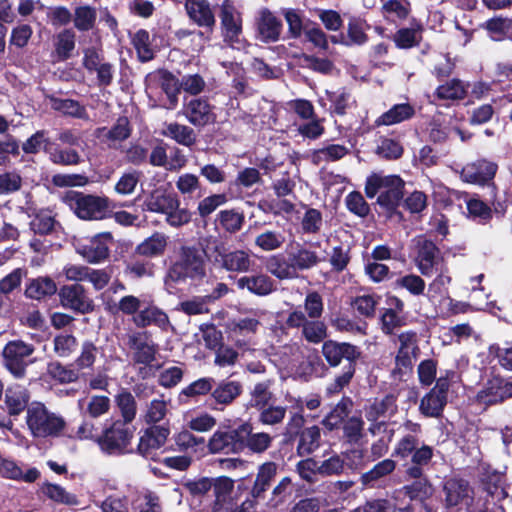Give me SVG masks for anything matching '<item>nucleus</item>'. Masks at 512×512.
Instances as JSON below:
<instances>
[{"label": "nucleus", "mask_w": 512, "mask_h": 512, "mask_svg": "<svg viewBox=\"0 0 512 512\" xmlns=\"http://www.w3.org/2000/svg\"><path fill=\"white\" fill-rule=\"evenodd\" d=\"M404 182L397 175L372 174L366 180L365 193L368 198L379 194L377 203L392 213L403 197Z\"/></svg>", "instance_id": "f257e3e1"}, {"label": "nucleus", "mask_w": 512, "mask_h": 512, "mask_svg": "<svg viewBox=\"0 0 512 512\" xmlns=\"http://www.w3.org/2000/svg\"><path fill=\"white\" fill-rule=\"evenodd\" d=\"M27 428L34 438H48L59 436L66 423L63 417L51 412L41 402H32L25 416Z\"/></svg>", "instance_id": "f03ea898"}, {"label": "nucleus", "mask_w": 512, "mask_h": 512, "mask_svg": "<svg viewBox=\"0 0 512 512\" xmlns=\"http://www.w3.org/2000/svg\"><path fill=\"white\" fill-rule=\"evenodd\" d=\"M62 201L83 220L104 219L109 208L107 197L86 195L77 191H67Z\"/></svg>", "instance_id": "7ed1b4c3"}, {"label": "nucleus", "mask_w": 512, "mask_h": 512, "mask_svg": "<svg viewBox=\"0 0 512 512\" xmlns=\"http://www.w3.org/2000/svg\"><path fill=\"white\" fill-rule=\"evenodd\" d=\"M205 275V261L201 251L195 247L180 248L177 261L169 270L168 277L174 282L200 279Z\"/></svg>", "instance_id": "20e7f679"}, {"label": "nucleus", "mask_w": 512, "mask_h": 512, "mask_svg": "<svg viewBox=\"0 0 512 512\" xmlns=\"http://www.w3.org/2000/svg\"><path fill=\"white\" fill-rule=\"evenodd\" d=\"M399 348L395 357V367L391 374L394 380H402L403 375L411 371L418 355L417 334L412 331L398 335Z\"/></svg>", "instance_id": "39448f33"}, {"label": "nucleus", "mask_w": 512, "mask_h": 512, "mask_svg": "<svg viewBox=\"0 0 512 512\" xmlns=\"http://www.w3.org/2000/svg\"><path fill=\"white\" fill-rule=\"evenodd\" d=\"M414 243V263L424 276H431L441 263L438 247L424 236L416 237Z\"/></svg>", "instance_id": "423d86ee"}, {"label": "nucleus", "mask_w": 512, "mask_h": 512, "mask_svg": "<svg viewBox=\"0 0 512 512\" xmlns=\"http://www.w3.org/2000/svg\"><path fill=\"white\" fill-rule=\"evenodd\" d=\"M34 352V347L22 340L8 342L3 349L4 366L16 378L25 374L26 358Z\"/></svg>", "instance_id": "0eeeda50"}, {"label": "nucleus", "mask_w": 512, "mask_h": 512, "mask_svg": "<svg viewBox=\"0 0 512 512\" xmlns=\"http://www.w3.org/2000/svg\"><path fill=\"white\" fill-rule=\"evenodd\" d=\"M220 19L225 41L234 48L243 47L241 14L230 0L223 1Z\"/></svg>", "instance_id": "6e6552de"}, {"label": "nucleus", "mask_w": 512, "mask_h": 512, "mask_svg": "<svg viewBox=\"0 0 512 512\" xmlns=\"http://www.w3.org/2000/svg\"><path fill=\"white\" fill-rule=\"evenodd\" d=\"M60 303L64 308L81 314L93 311V300L88 297L85 288L80 284L64 285L59 290Z\"/></svg>", "instance_id": "1a4fd4ad"}, {"label": "nucleus", "mask_w": 512, "mask_h": 512, "mask_svg": "<svg viewBox=\"0 0 512 512\" xmlns=\"http://www.w3.org/2000/svg\"><path fill=\"white\" fill-rule=\"evenodd\" d=\"M82 64L89 72H95L97 82L100 86H108L113 81V65L106 62L103 55L95 47L85 48L83 50Z\"/></svg>", "instance_id": "9d476101"}, {"label": "nucleus", "mask_w": 512, "mask_h": 512, "mask_svg": "<svg viewBox=\"0 0 512 512\" xmlns=\"http://www.w3.org/2000/svg\"><path fill=\"white\" fill-rule=\"evenodd\" d=\"M448 389V378H438L435 387L421 399V413L427 417H438L447 403Z\"/></svg>", "instance_id": "9b49d317"}, {"label": "nucleus", "mask_w": 512, "mask_h": 512, "mask_svg": "<svg viewBox=\"0 0 512 512\" xmlns=\"http://www.w3.org/2000/svg\"><path fill=\"white\" fill-rule=\"evenodd\" d=\"M133 431L125 424L115 423L106 431L99 444L109 454H120L128 451Z\"/></svg>", "instance_id": "f8f14e48"}, {"label": "nucleus", "mask_w": 512, "mask_h": 512, "mask_svg": "<svg viewBox=\"0 0 512 512\" xmlns=\"http://www.w3.org/2000/svg\"><path fill=\"white\" fill-rule=\"evenodd\" d=\"M444 501L447 507L466 506L473 500V489L461 478H449L443 484Z\"/></svg>", "instance_id": "ddd939ff"}, {"label": "nucleus", "mask_w": 512, "mask_h": 512, "mask_svg": "<svg viewBox=\"0 0 512 512\" xmlns=\"http://www.w3.org/2000/svg\"><path fill=\"white\" fill-rule=\"evenodd\" d=\"M112 242V234L102 232L91 238L87 244L81 245L77 251L87 262L97 264L108 258Z\"/></svg>", "instance_id": "4468645a"}, {"label": "nucleus", "mask_w": 512, "mask_h": 512, "mask_svg": "<svg viewBox=\"0 0 512 512\" xmlns=\"http://www.w3.org/2000/svg\"><path fill=\"white\" fill-rule=\"evenodd\" d=\"M186 119L195 127H204L216 121L214 107L203 98L190 100L183 109Z\"/></svg>", "instance_id": "2eb2a0df"}, {"label": "nucleus", "mask_w": 512, "mask_h": 512, "mask_svg": "<svg viewBox=\"0 0 512 512\" xmlns=\"http://www.w3.org/2000/svg\"><path fill=\"white\" fill-rule=\"evenodd\" d=\"M512 396V383L500 377H493L488 380L486 386L478 392L477 399L485 405H492L502 402Z\"/></svg>", "instance_id": "dca6fc26"}, {"label": "nucleus", "mask_w": 512, "mask_h": 512, "mask_svg": "<svg viewBox=\"0 0 512 512\" xmlns=\"http://www.w3.org/2000/svg\"><path fill=\"white\" fill-rule=\"evenodd\" d=\"M180 205L176 195L169 193L163 186L153 189L143 202V210L164 214Z\"/></svg>", "instance_id": "f3484780"}, {"label": "nucleus", "mask_w": 512, "mask_h": 512, "mask_svg": "<svg viewBox=\"0 0 512 512\" xmlns=\"http://www.w3.org/2000/svg\"><path fill=\"white\" fill-rule=\"evenodd\" d=\"M322 353L331 366L339 365L343 358L352 363L360 356L356 346L349 343H337L331 340L324 342Z\"/></svg>", "instance_id": "a211bd4d"}, {"label": "nucleus", "mask_w": 512, "mask_h": 512, "mask_svg": "<svg viewBox=\"0 0 512 512\" xmlns=\"http://www.w3.org/2000/svg\"><path fill=\"white\" fill-rule=\"evenodd\" d=\"M217 253L215 260L220 263L223 269L229 272L245 273L250 270L253 263L249 253L244 250L225 252L217 248Z\"/></svg>", "instance_id": "6ab92c4d"}, {"label": "nucleus", "mask_w": 512, "mask_h": 512, "mask_svg": "<svg viewBox=\"0 0 512 512\" xmlns=\"http://www.w3.org/2000/svg\"><path fill=\"white\" fill-rule=\"evenodd\" d=\"M133 322L139 328H145L150 325H154L162 331H168L172 328L167 313L155 305H149L140 310L133 316Z\"/></svg>", "instance_id": "aec40b11"}, {"label": "nucleus", "mask_w": 512, "mask_h": 512, "mask_svg": "<svg viewBox=\"0 0 512 512\" xmlns=\"http://www.w3.org/2000/svg\"><path fill=\"white\" fill-rule=\"evenodd\" d=\"M236 286L257 296H267L276 289L274 280L263 273L240 277L236 281Z\"/></svg>", "instance_id": "412c9836"}, {"label": "nucleus", "mask_w": 512, "mask_h": 512, "mask_svg": "<svg viewBox=\"0 0 512 512\" xmlns=\"http://www.w3.org/2000/svg\"><path fill=\"white\" fill-rule=\"evenodd\" d=\"M497 171V165L486 160L469 163L463 167L461 178L468 183H484L491 180Z\"/></svg>", "instance_id": "4be33fe9"}, {"label": "nucleus", "mask_w": 512, "mask_h": 512, "mask_svg": "<svg viewBox=\"0 0 512 512\" xmlns=\"http://www.w3.org/2000/svg\"><path fill=\"white\" fill-rule=\"evenodd\" d=\"M169 435V429L164 426H153L144 431L138 443L137 450L142 456L148 457L153 450L162 447Z\"/></svg>", "instance_id": "5701e85b"}, {"label": "nucleus", "mask_w": 512, "mask_h": 512, "mask_svg": "<svg viewBox=\"0 0 512 512\" xmlns=\"http://www.w3.org/2000/svg\"><path fill=\"white\" fill-rule=\"evenodd\" d=\"M397 411L396 397L388 394L383 398H375L365 407V417L370 422L387 418Z\"/></svg>", "instance_id": "b1692460"}, {"label": "nucleus", "mask_w": 512, "mask_h": 512, "mask_svg": "<svg viewBox=\"0 0 512 512\" xmlns=\"http://www.w3.org/2000/svg\"><path fill=\"white\" fill-rule=\"evenodd\" d=\"M30 395L27 389L21 385H11L6 389L5 407L9 415L17 416L28 408Z\"/></svg>", "instance_id": "393cba45"}, {"label": "nucleus", "mask_w": 512, "mask_h": 512, "mask_svg": "<svg viewBox=\"0 0 512 512\" xmlns=\"http://www.w3.org/2000/svg\"><path fill=\"white\" fill-rule=\"evenodd\" d=\"M265 268L268 273L279 280H292L298 278L289 256L283 254L270 255L265 261Z\"/></svg>", "instance_id": "a878e982"}, {"label": "nucleus", "mask_w": 512, "mask_h": 512, "mask_svg": "<svg viewBox=\"0 0 512 512\" xmlns=\"http://www.w3.org/2000/svg\"><path fill=\"white\" fill-rule=\"evenodd\" d=\"M257 28L264 41H277L282 30V24L271 11L264 8L258 13Z\"/></svg>", "instance_id": "bb28decb"}, {"label": "nucleus", "mask_w": 512, "mask_h": 512, "mask_svg": "<svg viewBox=\"0 0 512 512\" xmlns=\"http://www.w3.org/2000/svg\"><path fill=\"white\" fill-rule=\"evenodd\" d=\"M0 476L3 478L32 483L36 481L40 472L36 468H29L26 472L13 460L0 456Z\"/></svg>", "instance_id": "cd10ccee"}, {"label": "nucleus", "mask_w": 512, "mask_h": 512, "mask_svg": "<svg viewBox=\"0 0 512 512\" xmlns=\"http://www.w3.org/2000/svg\"><path fill=\"white\" fill-rule=\"evenodd\" d=\"M111 406V400L108 396L92 395L78 400V407L84 416L98 418L106 414Z\"/></svg>", "instance_id": "c85d7f7f"}, {"label": "nucleus", "mask_w": 512, "mask_h": 512, "mask_svg": "<svg viewBox=\"0 0 512 512\" xmlns=\"http://www.w3.org/2000/svg\"><path fill=\"white\" fill-rule=\"evenodd\" d=\"M237 437L238 432L236 430H217L208 441V449L213 454L234 452Z\"/></svg>", "instance_id": "c756f323"}, {"label": "nucleus", "mask_w": 512, "mask_h": 512, "mask_svg": "<svg viewBox=\"0 0 512 512\" xmlns=\"http://www.w3.org/2000/svg\"><path fill=\"white\" fill-rule=\"evenodd\" d=\"M278 465L275 462H265L258 468V472L251 490V496L262 499L271 481L277 474Z\"/></svg>", "instance_id": "7c9ffc66"}, {"label": "nucleus", "mask_w": 512, "mask_h": 512, "mask_svg": "<svg viewBox=\"0 0 512 512\" xmlns=\"http://www.w3.org/2000/svg\"><path fill=\"white\" fill-rule=\"evenodd\" d=\"M131 130L127 118H119L116 124L108 129L101 127L96 130V137L108 143L109 147H116L118 142L127 139Z\"/></svg>", "instance_id": "2f4dec72"}, {"label": "nucleus", "mask_w": 512, "mask_h": 512, "mask_svg": "<svg viewBox=\"0 0 512 512\" xmlns=\"http://www.w3.org/2000/svg\"><path fill=\"white\" fill-rule=\"evenodd\" d=\"M57 291V285L53 279L41 276L30 279L25 289V296L33 300H42L52 296Z\"/></svg>", "instance_id": "473e14b6"}, {"label": "nucleus", "mask_w": 512, "mask_h": 512, "mask_svg": "<svg viewBox=\"0 0 512 512\" xmlns=\"http://www.w3.org/2000/svg\"><path fill=\"white\" fill-rule=\"evenodd\" d=\"M415 114V109L409 103H401L392 106L388 111L380 115L375 124L377 126L395 125L405 120L412 118Z\"/></svg>", "instance_id": "72a5a7b5"}, {"label": "nucleus", "mask_w": 512, "mask_h": 512, "mask_svg": "<svg viewBox=\"0 0 512 512\" xmlns=\"http://www.w3.org/2000/svg\"><path fill=\"white\" fill-rule=\"evenodd\" d=\"M168 245V236L163 233L155 232L150 237L146 238L136 247V253L153 258L162 255Z\"/></svg>", "instance_id": "f704fd0d"}, {"label": "nucleus", "mask_w": 512, "mask_h": 512, "mask_svg": "<svg viewBox=\"0 0 512 512\" xmlns=\"http://www.w3.org/2000/svg\"><path fill=\"white\" fill-rule=\"evenodd\" d=\"M291 264L295 272L299 274V271L309 270L321 261V258L316 251L310 248L299 246L297 250L289 252Z\"/></svg>", "instance_id": "c9c22d12"}, {"label": "nucleus", "mask_w": 512, "mask_h": 512, "mask_svg": "<svg viewBox=\"0 0 512 512\" xmlns=\"http://www.w3.org/2000/svg\"><path fill=\"white\" fill-rule=\"evenodd\" d=\"M186 10L191 19L201 26H213L215 23L214 15L206 0H187Z\"/></svg>", "instance_id": "e433bc0d"}, {"label": "nucleus", "mask_w": 512, "mask_h": 512, "mask_svg": "<svg viewBox=\"0 0 512 512\" xmlns=\"http://www.w3.org/2000/svg\"><path fill=\"white\" fill-rule=\"evenodd\" d=\"M162 135L175 140L177 143L190 147L196 142V134L194 130L177 122L168 123L162 130Z\"/></svg>", "instance_id": "4c0bfd02"}, {"label": "nucleus", "mask_w": 512, "mask_h": 512, "mask_svg": "<svg viewBox=\"0 0 512 512\" xmlns=\"http://www.w3.org/2000/svg\"><path fill=\"white\" fill-rule=\"evenodd\" d=\"M432 457L433 448L428 445H421V447L414 451V453L412 454V466L407 468L406 475L416 480L424 479L422 477V467L427 465L431 461Z\"/></svg>", "instance_id": "58836bf2"}, {"label": "nucleus", "mask_w": 512, "mask_h": 512, "mask_svg": "<svg viewBox=\"0 0 512 512\" xmlns=\"http://www.w3.org/2000/svg\"><path fill=\"white\" fill-rule=\"evenodd\" d=\"M130 502L132 512H162L159 497L148 490L137 493Z\"/></svg>", "instance_id": "ea45409f"}, {"label": "nucleus", "mask_w": 512, "mask_h": 512, "mask_svg": "<svg viewBox=\"0 0 512 512\" xmlns=\"http://www.w3.org/2000/svg\"><path fill=\"white\" fill-rule=\"evenodd\" d=\"M285 241L286 237L282 232L265 230L255 237L254 244L261 251L272 252L281 249Z\"/></svg>", "instance_id": "a19ab883"}, {"label": "nucleus", "mask_w": 512, "mask_h": 512, "mask_svg": "<svg viewBox=\"0 0 512 512\" xmlns=\"http://www.w3.org/2000/svg\"><path fill=\"white\" fill-rule=\"evenodd\" d=\"M212 488L215 495L213 512H228L227 509L223 508V505L234 488V481L228 477H218L213 479Z\"/></svg>", "instance_id": "79ce46f5"}, {"label": "nucleus", "mask_w": 512, "mask_h": 512, "mask_svg": "<svg viewBox=\"0 0 512 512\" xmlns=\"http://www.w3.org/2000/svg\"><path fill=\"white\" fill-rule=\"evenodd\" d=\"M242 392V386L237 381H223L212 392V397L219 404L228 405Z\"/></svg>", "instance_id": "37998d69"}, {"label": "nucleus", "mask_w": 512, "mask_h": 512, "mask_svg": "<svg viewBox=\"0 0 512 512\" xmlns=\"http://www.w3.org/2000/svg\"><path fill=\"white\" fill-rule=\"evenodd\" d=\"M291 478L283 477L280 482L273 488L271 497L267 502V510L264 512L275 511L279 506L283 505L287 498L291 495Z\"/></svg>", "instance_id": "c03bdc74"}, {"label": "nucleus", "mask_w": 512, "mask_h": 512, "mask_svg": "<svg viewBox=\"0 0 512 512\" xmlns=\"http://www.w3.org/2000/svg\"><path fill=\"white\" fill-rule=\"evenodd\" d=\"M74 49L75 33L71 29H65L56 35L55 54L58 60L70 58Z\"/></svg>", "instance_id": "a18cd8bd"}, {"label": "nucleus", "mask_w": 512, "mask_h": 512, "mask_svg": "<svg viewBox=\"0 0 512 512\" xmlns=\"http://www.w3.org/2000/svg\"><path fill=\"white\" fill-rule=\"evenodd\" d=\"M260 327L261 323L257 317H244L233 320L229 324V330L235 337L250 338L258 332Z\"/></svg>", "instance_id": "49530a36"}, {"label": "nucleus", "mask_w": 512, "mask_h": 512, "mask_svg": "<svg viewBox=\"0 0 512 512\" xmlns=\"http://www.w3.org/2000/svg\"><path fill=\"white\" fill-rule=\"evenodd\" d=\"M217 221L226 232L236 233L241 230L245 216L242 212L235 209H226L218 213Z\"/></svg>", "instance_id": "de8ad7c7"}, {"label": "nucleus", "mask_w": 512, "mask_h": 512, "mask_svg": "<svg viewBox=\"0 0 512 512\" xmlns=\"http://www.w3.org/2000/svg\"><path fill=\"white\" fill-rule=\"evenodd\" d=\"M467 86L459 79H452L436 89V96L442 100H460L465 97Z\"/></svg>", "instance_id": "09e8293b"}, {"label": "nucleus", "mask_w": 512, "mask_h": 512, "mask_svg": "<svg viewBox=\"0 0 512 512\" xmlns=\"http://www.w3.org/2000/svg\"><path fill=\"white\" fill-rule=\"evenodd\" d=\"M271 381L267 380L255 384L250 392L249 406L261 410L262 408L269 405L273 398V394L270 391Z\"/></svg>", "instance_id": "8fccbe9b"}, {"label": "nucleus", "mask_w": 512, "mask_h": 512, "mask_svg": "<svg viewBox=\"0 0 512 512\" xmlns=\"http://www.w3.org/2000/svg\"><path fill=\"white\" fill-rule=\"evenodd\" d=\"M396 468V462L392 459H384L377 463L371 470L361 476L363 485H371L381 478L391 474Z\"/></svg>", "instance_id": "3c124183"}, {"label": "nucleus", "mask_w": 512, "mask_h": 512, "mask_svg": "<svg viewBox=\"0 0 512 512\" xmlns=\"http://www.w3.org/2000/svg\"><path fill=\"white\" fill-rule=\"evenodd\" d=\"M320 429L317 426L306 428L300 435L297 447L300 455H307L316 450L319 446Z\"/></svg>", "instance_id": "603ef678"}, {"label": "nucleus", "mask_w": 512, "mask_h": 512, "mask_svg": "<svg viewBox=\"0 0 512 512\" xmlns=\"http://www.w3.org/2000/svg\"><path fill=\"white\" fill-rule=\"evenodd\" d=\"M132 43L142 62L149 61L153 58L154 54L151 47L150 35L146 30H138L132 37Z\"/></svg>", "instance_id": "864d4df0"}, {"label": "nucleus", "mask_w": 512, "mask_h": 512, "mask_svg": "<svg viewBox=\"0 0 512 512\" xmlns=\"http://www.w3.org/2000/svg\"><path fill=\"white\" fill-rule=\"evenodd\" d=\"M42 491L49 499L55 502L65 505L78 504L77 497L66 491L65 488L60 485L48 483L43 485Z\"/></svg>", "instance_id": "5fc2aeb1"}, {"label": "nucleus", "mask_w": 512, "mask_h": 512, "mask_svg": "<svg viewBox=\"0 0 512 512\" xmlns=\"http://www.w3.org/2000/svg\"><path fill=\"white\" fill-rule=\"evenodd\" d=\"M55 218L51 211H38L30 222L31 229L38 234L46 235L53 231L55 226Z\"/></svg>", "instance_id": "6e6d98bb"}, {"label": "nucleus", "mask_w": 512, "mask_h": 512, "mask_svg": "<svg viewBox=\"0 0 512 512\" xmlns=\"http://www.w3.org/2000/svg\"><path fill=\"white\" fill-rule=\"evenodd\" d=\"M138 336L140 335L138 334L130 337V342L136 350L135 360L138 363L149 364L155 359L156 346L150 343L139 342Z\"/></svg>", "instance_id": "4d7b16f0"}, {"label": "nucleus", "mask_w": 512, "mask_h": 512, "mask_svg": "<svg viewBox=\"0 0 512 512\" xmlns=\"http://www.w3.org/2000/svg\"><path fill=\"white\" fill-rule=\"evenodd\" d=\"M168 413V401L165 399H153L146 407L144 420L146 423H158L165 418Z\"/></svg>", "instance_id": "13d9d810"}, {"label": "nucleus", "mask_w": 512, "mask_h": 512, "mask_svg": "<svg viewBox=\"0 0 512 512\" xmlns=\"http://www.w3.org/2000/svg\"><path fill=\"white\" fill-rule=\"evenodd\" d=\"M419 437L412 434L403 435L395 445L393 455L401 459L411 456L418 448H420Z\"/></svg>", "instance_id": "bf43d9fd"}, {"label": "nucleus", "mask_w": 512, "mask_h": 512, "mask_svg": "<svg viewBox=\"0 0 512 512\" xmlns=\"http://www.w3.org/2000/svg\"><path fill=\"white\" fill-rule=\"evenodd\" d=\"M404 489L412 500L425 501L434 493L433 486L426 478L416 480L411 485L405 486Z\"/></svg>", "instance_id": "052dcab7"}, {"label": "nucleus", "mask_w": 512, "mask_h": 512, "mask_svg": "<svg viewBox=\"0 0 512 512\" xmlns=\"http://www.w3.org/2000/svg\"><path fill=\"white\" fill-rule=\"evenodd\" d=\"M96 15V10L89 6L77 7L74 14L75 27L81 31L92 29L96 21Z\"/></svg>", "instance_id": "680f3d73"}, {"label": "nucleus", "mask_w": 512, "mask_h": 512, "mask_svg": "<svg viewBox=\"0 0 512 512\" xmlns=\"http://www.w3.org/2000/svg\"><path fill=\"white\" fill-rule=\"evenodd\" d=\"M303 337L311 343H320L327 336V327L322 321L308 320L302 329Z\"/></svg>", "instance_id": "e2e57ef3"}, {"label": "nucleus", "mask_w": 512, "mask_h": 512, "mask_svg": "<svg viewBox=\"0 0 512 512\" xmlns=\"http://www.w3.org/2000/svg\"><path fill=\"white\" fill-rule=\"evenodd\" d=\"M420 32L416 29L402 28L393 37L396 46L400 49H409L419 44Z\"/></svg>", "instance_id": "0e129e2a"}, {"label": "nucleus", "mask_w": 512, "mask_h": 512, "mask_svg": "<svg viewBox=\"0 0 512 512\" xmlns=\"http://www.w3.org/2000/svg\"><path fill=\"white\" fill-rule=\"evenodd\" d=\"M140 180V172L130 171L123 173L114 186V190L119 195H131Z\"/></svg>", "instance_id": "69168bd1"}, {"label": "nucleus", "mask_w": 512, "mask_h": 512, "mask_svg": "<svg viewBox=\"0 0 512 512\" xmlns=\"http://www.w3.org/2000/svg\"><path fill=\"white\" fill-rule=\"evenodd\" d=\"M54 351L62 358L69 357L77 349L76 338L71 334H60L54 338Z\"/></svg>", "instance_id": "338daca9"}, {"label": "nucleus", "mask_w": 512, "mask_h": 512, "mask_svg": "<svg viewBox=\"0 0 512 512\" xmlns=\"http://www.w3.org/2000/svg\"><path fill=\"white\" fill-rule=\"evenodd\" d=\"M102 512H132L131 502L126 496H109L101 504Z\"/></svg>", "instance_id": "774afa93"}]
</instances>
